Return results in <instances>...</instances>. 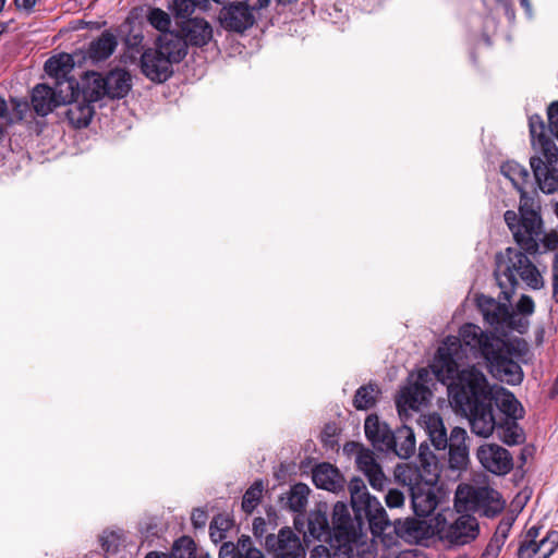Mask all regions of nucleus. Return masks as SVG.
<instances>
[{
  "mask_svg": "<svg viewBox=\"0 0 558 558\" xmlns=\"http://www.w3.org/2000/svg\"><path fill=\"white\" fill-rule=\"evenodd\" d=\"M440 537L450 546H464L480 535V524L475 517L461 514L452 523L442 527Z\"/></svg>",
  "mask_w": 558,
  "mask_h": 558,
  "instance_id": "9d476101",
  "label": "nucleus"
},
{
  "mask_svg": "<svg viewBox=\"0 0 558 558\" xmlns=\"http://www.w3.org/2000/svg\"><path fill=\"white\" fill-rule=\"evenodd\" d=\"M517 312L522 316H531L535 311V303L530 295L522 294L515 305Z\"/></svg>",
  "mask_w": 558,
  "mask_h": 558,
  "instance_id": "5fc2aeb1",
  "label": "nucleus"
},
{
  "mask_svg": "<svg viewBox=\"0 0 558 558\" xmlns=\"http://www.w3.org/2000/svg\"><path fill=\"white\" fill-rule=\"evenodd\" d=\"M538 254L545 253L547 251H558V233L550 232L545 234L543 232V234L538 239ZM535 255H537V253Z\"/></svg>",
  "mask_w": 558,
  "mask_h": 558,
  "instance_id": "3c124183",
  "label": "nucleus"
},
{
  "mask_svg": "<svg viewBox=\"0 0 558 558\" xmlns=\"http://www.w3.org/2000/svg\"><path fill=\"white\" fill-rule=\"evenodd\" d=\"M475 499L482 502V514L486 518H495L505 507L498 492L490 488H481L475 492Z\"/></svg>",
  "mask_w": 558,
  "mask_h": 558,
  "instance_id": "2f4dec72",
  "label": "nucleus"
},
{
  "mask_svg": "<svg viewBox=\"0 0 558 558\" xmlns=\"http://www.w3.org/2000/svg\"><path fill=\"white\" fill-rule=\"evenodd\" d=\"M155 49L173 63L181 62L187 53L186 40L173 32H166L158 36Z\"/></svg>",
  "mask_w": 558,
  "mask_h": 558,
  "instance_id": "412c9836",
  "label": "nucleus"
},
{
  "mask_svg": "<svg viewBox=\"0 0 558 558\" xmlns=\"http://www.w3.org/2000/svg\"><path fill=\"white\" fill-rule=\"evenodd\" d=\"M454 338L460 343L456 362L462 359L460 351L463 345L469 348L475 357H482L485 361L493 354L494 350L505 348V339L495 336L493 332L484 331L481 327L471 323L461 326L459 337Z\"/></svg>",
  "mask_w": 558,
  "mask_h": 558,
  "instance_id": "0eeeda50",
  "label": "nucleus"
},
{
  "mask_svg": "<svg viewBox=\"0 0 558 558\" xmlns=\"http://www.w3.org/2000/svg\"><path fill=\"white\" fill-rule=\"evenodd\" d=\"M365 436L372 446L381 452L389 453L392 448L395 432L387 423L381 422L377 414H369L364 423Z\"/></svg>",
  "mask_w": 558,
  "mask_h": 558,
  "instance_id": "dca6fc26",
  "label": "nucleus"
},
{
  "mask_svg": "<svg viewBox=\"0 0 558 558\" xmlns=\"http://www.w3.org/2000/svg\"><path fill=\"white\" fill-rule=\"evenodd\" d=\"M418 460L420 466H416L425 476H429L430 473L440 475V469L442 468L441 459H439L430 449L426 442L421 444L418 448Z\"/></svg>",
  "mask_w": 558,
  "mask_h": 558,
  "instance_id": "4c0bfd02",
  "label": "nucleus"
},
{
  "mask_svg": "<svg viewBox=\"0 0 558 558\" xmlns=\"http://www.w3.org/2000/svg\"><path fill=\"white\" fill-rule=\"evenodd\" d=\"M351 543H339V546L327 548L319 545L314 548L312 558H354Z\"/></svg>",
  "mask_w": 558,
  "mask_h": 558,
  "instance_id": "a19ab883",
  "label": "nucleus"
},
{
  "mask_svg": "<svg viewBox=\"0 0 558 558\" xmlns=\"http://www.w3.org/2000/svg\"><path fill=\"white\" fill-rule=\"evenodd\" d=\"M507 317H509V306L506 303H504L501 305L500 312L493 311L484 319L486 323H488L490 326L495 327L496 329H504V325H505Z\"/></svg>",
  "mask_w": 558,
  "mask_h": 558,
  "instance_id": "8fccbe9b",
  "label": "nucleus"
},
{
  "mask_svg": "<svg viewBox=\"0 0 558 558\" xmlns=\"http://www.w3.org/2000/svg\"><path fill=\"white\" fill-rule=\"evenodd\" d=\"M423 422L428 439L434 448L446 456L450 440L441 416L438 413H432L425 415Z\"/></svg>",
  "mask_w": 558,
  "mask_h": 558,
  "instance_id": "b1692460",
  "label": "nucleus"
},
{
  "mask_svg": "<svg viewBox=\"0 0 558 558\" xmlns=\"http://www.w3.org/2000/svg\"><path fill=\"white\" fill-rule=\"evenodd\" d=\"M494 411L495 409L492 411L494 421L493 429L486 434L476 435L487 438L495 433L497 438L508 446L523 444L525 441V434L518 421L500 418Z\"/></svg>",
  "mask_w": 558,
  "mask_h": 558,
  "instance_id": "f3484780",
  "label": "nucleus"
},
{
  "mask_svg": "<svg viewBox=\"0 0 558 558\" xmlns=\"http://www.w3.org/2000/svg\"><path fill=\"white\" fill-rule=\"evenodd\" d=\"M74 68V61L71 54L61 53L49 58L44 65L45 72L58 81V86H66L68 75Z\"/></svg>",
  "mask_w": 558,
  "mask_h": 558,
  "instance_id": "a878e982",
  "label": "nucleus"
},
{
  "mask_svg": "<svg viewBox=\"0 0 558 558\" xmlns=\"http://www.w3.org/2000/svg\"><path fill=\"white\" fill-rule=\"evenodd\" d=\"M531 142L539 155L530 158V166L539 190L545 194L558 191V147L546 135V125L539 114L529 118Z\"/></svg>",
  "mask_w": 558,
  "mask_h": 558,
  "instance_id": "7ed1b4c3",
  "label": "nucleus"
},
{
  "mask_svg": "<svg viewBox=\"0 0 558 558\" xmlns=\"http://www.w3.org/2000/svg\"><path fill=\"white\" fill-rule=\"evenodd\" d=\"M117 46L116 36L111 32L105 31L98 38L90 41L87 56L93 61H104L113 53Z\"/></svg>",
  "mask_w": 558,
  "mask_h": 558,
  "instance_id": "cd10ccee",
  "label": "nucleus"
},
{
  "mask_svg": "<svg viewBox=\"0 0 558 558\" xmlns=\"http://www.w3.org/2000/svg\"><path fill=\"white\" fill-rule=\"evenodd\" d=\"M468 433L464 428L456 426L449 435V445L447 447V459L441 454L442 465L448 463V468L452 471H464L469 464V447L466 445Z\"/></svg>",
  "mask_w": 558,
  "mask_h": 558,
  "instance_id": "ddd939ff",
  "label": "nucleus"
},
{
  "mask_svg": "<svg viewBox=\"0 0 558 558\" xmlns=\"http://www.w3.org/2000/svg\"><path fill=\"white\" fill-rule=\"evenodd\" d=\"M396 478L408 487L413 512L418 518L428 517L438 505L435 486L439 480L436 473L425 476L416 465H398Z\"/></svg>",
  "mask_w": 558,
  "mask_h": 558,
  "instance_id": "20e7f679",
  "label": "nucleus"
},
{
  "mask_svg": "<svg viewBox=\"0 0 558 558\" xmlns=\"http://www.w3.org/2000/svg\"><path fill=\"white\" fill-rule=\"evenodd\" d=\"M207 520H208V514H207V512L204 509L195 508L192 511L191 521H192V525L195 529H203V527H205V525L207 523Z\"/></svg>",
  "mask_w": 558,
  "mask_h": 558,
  "instance_id": "13d9d810",
  "label": "nucleus"
},
{
  "mask_svg": "<svg viewBox=\"0 0 558 558\" xmlns=\"http://www.w3.org/2000/svg\"><path fill=\"white\" fill-rule=\"evenodd\" d=\"M395 439L390 452L401 459H408L415 452V436L412 428L402 426L395 432Z\"/></svg>",
  "mask_w": 558,
  "mask_h": 558,
  "instance_id": "7c9ffc66",
  "label": "nucleus"
},
{
  "mask_svg": "<svg viewBox=\"0 0 558 558\" xmlns=\"http://www.w3.org/2000/svg\"><path fill=\"white\" fill-rule=\"evenodd\" d=\"M310 492L306 484L296 483L280 497L279 502L283 509L301 513L306 508Z\"/></svg>",
  "mask_w": 558,
  "mask_h": 558,
  "instance_id": "bb28decb",
  "label": "nucleus"
},
{
  "mask_svg": "<svg viewBox=\"0 0 558 558\" xmlns=\"http://www.w3.org/2000/svg\"><path fill=\"white\" fill-rule=\"evenodd\" d=\"M120 34H125L123 38L125 49L131 53V57L134 58V54L141 52L144 40V35L141 28L135 27L131 21L126 20L120 26Z\"/></svg>",
  "mask_w": 558,
  "mask_h": 558,
  "instance_id": "e433bc0d",
  "label": "nucleus"
},
{
  "mask_svg": "<svg viewBox=\"0 0 558 558\" xmlns=\"http://www.w3.org/2000/svg\"><path fill=\"white\" fill-rule=\"evenodd\" d=\"M495 413L498 417L504 420L518 421L523 417L524 409L522 404L515 399L513 393H506L500 402L495 397Z\"/></svg>",
  "mask_w": 558,
  "mask_h": 558,
  "instance_id": "473e14b6",
  "label": "nucleus"
},
{
  "mask_svg": "<svg viewBox=\"0 0 558 558\" xmlns=\"http://www.w3.org/2000/svg\"><path fill=\"white\" fill-rule=\"evenodd\" d=\"M219 558H241L239 547L232 542L223 543L219 550Z\"/></svg>",
  "mask_w": 558,
  "mask_h": 558,
  "instance_id": "bf43d9fd",
  "label": "nucleus"
},
{
  "mask_svg": "<svg viewBox=\"0 0 558 558\" xmlns=\"http://www.w3.org/2000/svg\"><path fill=\"white\" fill-rule=\"evenodd\" d=\"M481 465L495 475H506L513 469V458L509 450L497 444H484L476 450Z\"/></svg>",
  "mask_w": 558,
  "mask_h": 558,
  "instance_id": "9b49d317",
  "label": "nucleus"
},
{
  "mask_svg": "<svg viewBox=\"0 0 558 558\" xmlns=\"http://www.w3.org/2000/svg\"><path fill=\"white\" fill-rule=\"evenodd\" d=\"M548 128L551 134L558 138V101L551 102L547 109Z\"/></svg>",
  "mask_w": 558,
  "mask_h": 558,
  "instance_id": "6e6d98bb",
  "label": "nucleus"
},
{
  "mask_svg": "<svg viewBox=\"0 0 558 558\" xmlns=\"http://www.w3.org/2000/svg\"><path fill=\"white\" fill-rule=\"evenodd\" d=\"M460 348L454 336L447 337L438 348L432 368L435 378L447 386L451 405L463 414L474 434H486L493 429L492 411L495 395L486 376L475 366L459 371L456 355Z\"/></svg>",
  "mask_w": 558,
  "mask_h": 558,
  "instance_id": "f257e3e1",
  "label": "nucleus"
},
{
  "mask_svg": "<svg viewBox=\"0 0 558 558\" xmlns=\"http://www.w3.org/2000/svg\"><path fill=\"white\" fill-rule=\"evenodd\" d=\"M147 19L150 25L154 26L156 29L160 31L161 34L168 32V28L170 27L171 24L169 14L158 8L151 9L148 13Z\"/></svg>",
  "mask_w": 558,
  "mask_h": 558,
  "instance_id": "49530a36",
  "label": "nucleus"
},
{
  "mask_svg": "<svg viewBox=\"0 0 558 558\" xmlns=\"http://www.w3.org/2000/svg\"><path fill=\"white\" fill-rule=\"evenodd\" d=\"M331 527L338 543H355L362 531L356 513L352 518L348 506L342 501H338L333 506Z\"/></svg>",
  "mask_w": 558,
  "mask_h": 558,
  "instance_id": "1a4fd4ad",
  "label": "nucleus"
},
{
  "mask_svg": "<svg viewBox=\"0 0 558 558\" xmlns=\"http://www.w3.org/2000/svg\"><path fill=\"white\" fill-rule=\"evenodd\" d=\"M312 478L317 488L332 493L341 492L345 486L343 475L328 462L316 465L312 471Z\"/></svg>",
  "mask_w": 558,
  "mask_h": 558,
  "instance_id": "4be33fe9",
  "label": "nucleus"
},
{
  "mask_svg": "<svg viewBox=\"0 0 558 558\" xmlns=\"http://www.w3.org/2000/svg\"><path fill=\"white\" fill-rule=\"evenodd\" d=\"M500 172L511 181L517 191L524 189L530 179L529 170L514 160L504 162Z\"/></svg>",
  "mask_w": 558,
  "mask_h": 558,
  "instance_id": "c9c22d12",
  "label": "nucleus"
},
{
  "mask_svg": "<svg viewBox=\"0 0 558 558\" xmlns=\"http://www.w3.org/2000/svg\"><path fill=\"white\" fill-rule=\"evenodd\" d=\"M513 523H514V517L513 515H511V514L505 515L500 520V522H499V524H498V526H497V529H496V531L494 533V536H496L498 538H501V541L505 542L506 538L509 535V532H510Z\"/></svg>",
  "mask_w": 558,
  "mask_h": 558,
  "instance_id": "864d4df0",
  "label": "nucleus"
},
{
  "mask_svg": "<svg viewBox=\"0 0 558 558\" xmlns=\"http://www.w3.org/2000/svg\"><path fill=\"white\" fill-rule=\"evenodd\" d=\"M13 3L19 11L31 14L37 3V0H13Z\"/></svg>",
  "mask_w": 558,
  "mask_h": 558,
  "instance_id": "e2e57ef3",
  "label": "nucleus"
},
{
  "mask_svg": "<svg viewBox=\"0 0 558 558\" xmlns=\"http://www.w3.org/2000/svg\"><path fill=\"white\" fill-rule=\"evenodd\" d=\"M232 526V521L223 515L218 514L214 517L209 524V535L214 543L221 542L226 538V532Z\"/></svg>",
  "mask_w": 558,
  "mask_h": 558,
  "instance_id": "c03bdc74",
  "label": "nucleus"
},
{
  "mask_svg": "<svg viewBox=\"0 0 558 558\" xmlns=\"http://www.w3.org/2000/svg\"><path fill=\"white\" fill-rule=\"evenodd\" d=\"M264 490V483L260 480L255 481L244 493L242 498V510L251 514L259 505Z\"/></svg>",
  "mask_w": 558,
  "mask_h": 558,
  "instance_id": "79ce46f5",
  "label": "nucleus"
},
{
  "mask_svg": "<svg viewBox=\"0 0 558 558\" xmlns=\"http://www.w3.org/2000/svg\"><path fill=\"white\" fill-rule=\"evenodd\" d=\"M396 533L409 542H417L427 535L428 526L425 521L414 518L398 519L395 524Z\"/></svg>",
  "mask_w": 558,
  "mask_h": 558,
  "instance_id": "c85d7f7f",
  "label": "nucleus"
},
{
  "mask_svg": "<svg viewBox=\"0 0 558 558\" xmlns=\"http://www.w3.org/2000/svg\"><path fill=\"white\" fill-rule=\"evenodd\" d=\"M196 557V544L190 536H181L178 538L172 546L168 558H195Z\"/></svg>",
  "mask_w": 558,
  "mask_h": 558,
  "instance_id": "37998d69",
  "label": "nucleus"
},
{
  "mask_svg": "<svg viewBox=\"0 0 558 558\" xmlns=\"http://www.w3.org/2000/svg\"><path fill=\"white\" fill-rule=\"evenodd\" d=\"M356 465L368 478L374 489L381 490L387 481L381 466L377 463L374 452L364 447H360L356 454Z\"/></svg>",
  "mask_w": 558,
  "mask_h": 558,
  "instance_id": "5701e85b",
  "label": "nucleus"
},
{
  "mask_svg": "<svg viewBox=\"0 0 558 558\" xmlns=\"http://www.w3.org/2000/svg\"><path fill=\"white\" fill-rule=\"evenodd\" d=\"M281 530L279 531L278 535L275 534H268L265 537V547L268 551L275 553V556L277 555V551L279 549V545L281 543Z\"/></svg>",
  "mask_w": 558,
  "mask_h": 558,
  "instance_id": "680f3d73",
  "label": "nucleus"
},
{
  "mask_svg": "<svg viewBox=\"0 0 558 558\" xmlns=\"http://www.w3.org/2000/svg\"><path fill=\"white\" fill-rule=\"evenodd\" d=\"M106 97L110 99L124 98L131 89V75L123 69H114L105 75Z\"/></svg>",
  "mask_w": 558,
  "mask_h": 558,
  "instance_id": "393cba45",
  "label": "nucleus"
},
{
  "mask_svg": "<svg viewBox=\"0 0 558 558\" xmlns=\"http://www.w3.org/2000/svg\"><path fill=\"white\" fill-rule=\"evenodd\" d=\"M379 395L380 389L376 384L368 383L363 385L355 391L353 407L356 410L366 411L375 407Z\"/></svg>",
  "mask_w": 558,
  "mask_h": 558,
  "instance_id": "f704fd0d",
  "label": "nucleus"
},
{
  "mask_svg": "<svg viewBox=\"0 0 558 558\" xmlns=\"http://www.w3.org/2000/svg\"><path fill=\"white\" fill-rule=\"evenodd\" d=\"M155 48H148L141 56L142 73L154 83H163L173 74L172 63Z\"/></svg>",
  "mask_w": 558,
  "mask_h": 558,
  "instance_id": "4468645a",
  "label": "nucleus"
},
{
  "mask_svg": "<svg viewBox=\"0 0 558 558\" xmlns=\"http://www.w3.org/2000/svg\"><path fill=\"white\" fill-rule=\"evenodd\" d=\"M208 0H172L169 3V10L173 13L177 19L190 17L196 8L207 9Z\"/></svg>",
  "mask_w": 558,
  "mask_h": 558,
  "instance_id": "58836bf2",
  "label": "nucleus"
},
{
  "mask_svg": "<svg viewBox=\"0 0 558 558\" xmlns=\"http://www.w3.org/2000/svg\"><path fill=\"white\" fill-rule=\"evenodd\" d=\"M504 303H500L496 301L494 298L481 294L476 298V305L481 313L483 314V317H487L489 313L493 311H499L501 308V305Z\"/></svg>",
  "mask_w": 558,
  "mask_h": 558,
  "instance_id": "09e8293b",
  "label": "nucleus"
},
{
  "mask_svg": "<svg viewBox=\"0 0 558 558\" xmlns=\"http://www.w3.org/2000/svg\"><path fill=\"white\" fill-rule=\"evenodd\" d=\"M430 369L432 372H429L427 368H421L417 373V380L415 383H423L424 385H427L428 381L432 379V375L435 376L432 367Z\"/></svg>",
  "mask_w": 558,
  "mask_h": 558,
  "instance_id": "774afa93",
  "label": "nucleus"
},
{
  "mask_svg": "<svg viewBox=\"0 0 558 558\" xmlns=\"http://www.w3.org/2000/svg\"><path fill=\"white\" fill-rule=\"evenodd\" d=\"M396 558H427L426 554L421 550L412 549V550H403L399 553Z\"/></svg>",
  "mask_w": 558,
  "mask_h": 558,
  "instance_id": "338daca9",
  "label": "nucleus"
},
{
  "mask_svg": "<svg viewBox=\"0 0 558 558\" xmlns=\"http://www.w3.org/2000/svg\"><path fill=\"white\" fill-rule=\"evenodd\" d=\"M266 530H267V524H266L265 519H263L260 517L255 518L254 521H253V533H254V536L257 537V538L263 537L264 534L266 533Z\"/></svg>",
  "mask_w": 558,
  "mask_h": 558,
  "instance_id": "69168bd1",
  "label": "nucleus"
},
{
  "mask_svg": "<svg viewBox=\"0 0 558 558\" xmlns=\"http://www.w3.org/2000/svg\"><path fill=\"white\" fill-rule=\"evenodd\" d=\"M68 105L65 117L69 123L75 129L86 128L95 113L93 102L84 100L81 96L71 95V92H66L64 95Z\"/></svg>",
  "mask_w": 558,
  "mask_h": 558,
  "instance_id": "6ab92c4d",
  "label": "nucleus"
},
{
  "mask_svg": "<svg viewBox=\"0 0 558 558\" xmlns=\"http://www.w3.org/2000/svg\"><path fill=\"white\" fill-rule=\"evenodd\" d=\"M385 501L388 508H399L404 502V494L399 489H389L385 496Z\"/></svg>",
  "mask_w": 558,
  "mask_h": 558,
  "instance_id": "4d7b16f0",
  "label": "nucleus"
},
{
  "mask_svg": "<svg viewBox=\"0 0 558 558\" xmlns=\"http://www.w3.org/2000/svg\"><path fill=\"white\" fill-rule=\"evenodd\" d=\"M504 218L518 247H507L505 253L497 255L496 259L506 260V265L502 270H495L494 276L500 289L498 298L510 301L519 286L517 276L532 290L542 289L544 279L538 268L529 258V255L535 256L539 252V238L525 233L522 216L519 219L515 211L507 210Z\"/></svg>",
  "mask_w": 558,
  "mask_h": 558,
  "instance_id": "f03ea898",
  "label": "nucleus"
},
{
  "mask_svg": "<svg viewBox=\"0 0 558 558\" xmlns=\"http://www.w3.org/2000/svg\"><path fill=\"white\" fill-rule=\"evenodd\" d=\"M520 193L519 213L522 216V226L525 233L541 236L543 234V220L541 217V205L536 192L529 194L524 189Z\"/></svg>",
  "mask_w": 558,
  "mask_h": 558,
  "instance_id": "2eb2a0df",
  "label": "nucleus"
},
{
  "mask_svg": "<svg viewBox=\"0 0 558 558\" xmlns=\"http://www.w3.org/2000/svg\"><path fill=\"white\" fill-rule=\"evenodd\" d=\"M99 539L105 553L116 554L123 541V535L121 531H105Z\"/></svg>",
  "mask_w": 558,
  "mask_h": 558,
  "instance_id": "a18cd8bd",
  "label": "nucleus"
},
{
  "mask_svg": "<svg viewBox=\"0 0 558 558\" xmlns=\"http://www.w3.org/2000/svg\"><path fill=\"white\" fill-rule=\"evenodd\" d=\"M505 542L493 535L480 558H498Z\"/></svg>",
  "mask_w": 558,
  "mask_h": 558,
  "instance_id": "603ef678",
  "label": "nucleus"
},
{
  "mask_svg": "<svg viewBox=\"0 0 558 558\" xmlns=\"http://www.w3.org/2000/svg\"><path fill=\"white\" fill-rule=\"evenodd\" d=\"M308 531L316 538L331 535L332 527L326 512L317 510L311 513L308 518Z\"/></svg>",
  "mask_w": 558,
  "mask_h": 558,
  "instance_id": "ea45409f",
  "label": "nucleus"
},
{
  "mask_svg": "<svg viewBox=\"0 0 558 558\" xmlns=\"http://www.w3.org/2000/svg\"><path fill=\"white\" fill-rule=\"evenodd\" d=\"M524 350L519 343L505 340V348L494 350L486 362L494 377L511 386L520 385L523 381L524 373L518 359L522 357Z\"/></svg>",
  "mask_w": 558,
  "mask_h": 558,
  "instance_id": "423d86ee",
  "label": "nucleus"
},
{
  "mask_svg": "<svg viewBox=\"0 0 558 558\" xmlns=\"http://www.w3.org/2000/svg\"><path fill=\"white\" fill-rule=\"evenodd\" d=\"M515 330L519 333H525L529 329V320L519 315V313L509 310V317L506 318L504 329Z\"/></svg>",
  "mask_w": 558,
  "mask_h": 558,
  "instance_id": "de8ad7c7",
  "label": "nucleus"
},
{
  "mask_svg": "<svg viewBox=\"0 0 558 558\" xmlns=\"http://www.w3.org/2000/svg\"><path fill=\"white\" fill-rule=\"evenodd\" d=\"M235 546L239 547V555L241 556V558L244 557L248 549H256L255 547H252V539L247 535H242L238 539Z\"/></svg>",
  "mask_w": 558,
  "mask_h": 558,
  "instance_id": "0e129e2a",
  "label": "nucleus"
},
{
  "mask_svg": "<svg viewBox=\"0 0 558 558\" xmlns=\"http://www.w3.org/2000/svg\"><path fill=\"white\" fill-rule=\"evenodd\" d=\"M542 526L533 525L526 530V532L521 536L519 542H525V543H537L542 541L541 535Z\"/></svg>",
  "mask_w": 558,
  "mask_h": 558,
  "instance_id": "052dcab7",
  "label": "nucleus"
},
{
  "mask_svg": "<svg viewBox=\"0 0 558 558\" xmlns=\"http://www.w3.org/2000/svg\"><path fill=\"white\" fill-rule=\"evenodd\" d=\"M433 393L427 385L414 383L402 392L403 404L413 410H418L421 405H426Z\"/></svg>",
  "mask_w": 558,
  "mask_h": 558,
  "instance_id": "72a5a7b5",
  "label": "nucleus"
},
{
  "mask_svg": "<svg viewBox=\"0 0 558 558\" xmlns=\"http://www.w3.org/2000/svg\"><path fill=\"white\" fill-rule=\"evenodd\" d=\"M65 83L66 92L89 102L94 104L106 97V80L100 73L86 72L80 83L75 80H66Z\"/></svg>",
  "mask_w": 558,
  "mask_h": 558,
  "instance_id": "f8f14e48",
  "label": "nucleus"
},
{
  "mask_svg": "<svg viewBox=\"0 0 558 558\" xmlns=\"http://www.w3.org/2000/svg\"><path fill=\"white\" fill-rule=\"evenodd\" d=\"M256 0H243L230 2L223 5L219 13L220 25L229 32L244 33L255 23L254 11L263 8H255Z\"/></svg>",
  "mask_w": 558,
  "mask_h": 558,
  "instance_id": "6e6552de",
  "label": "nucleus"
},
{
  "mask_svg": "<svg viewBox=\"0 0 558 558\" xmlns=\"http://www.w3.org/2000/svg\"><path fill=\"white\" fill-rule=\"evenodd\" d=\"M558 549V531L549 530L537 543L519 542L518 558H549Z\"/></svg>",
  "mask_w": 558,
  "mask_h": 558,
  "instance_id": "a211bd4d",
  "label": "nucleus"
},
{
  "mask_svg": "<svg viewBox=\"0 0 558 558\" xmlns=\"http://www.w3.org/2000/svg\"><path fill=\"white\" fill-rule=\"evenodd\" d=\"M281 537L276 558H305L301 541L290 527L281 529Z\"/></svg>",
  "mask_w": 558,
  "mask_h": 558,
  "instance_id": "c756f323",
  "label": "nucleus"
},
{
  "mask_svg": "<svg viewBox=\"0 0 558 558\" xmlns=\"http://www.w3.org/2000/svg\"><path fill=\"white\" fill-rule=\"evenodd\" d=\"M349 492L351 495V506L356 513V519L361 522L363 529L364 521L369 526L384 529L388 524L387 513L380 502L367 492L364 481L360 477H353L349 482Z\"/></svg>",
  "mask_w": 558,
  "mask_h": 558,
  "instance_id": "39448f33",
  "label": "nucleus"
},
{
  "mask_svg": "<svg viewBox=\"0 0 558 558\" xmlns=\"http://www.w3.org/2000/svg\"><path fill=\"white\" fill-rule=\"evenodd\" d=\"M181 36L186 40L187 46L203 47L213 37L210 24L201 17H187L180 24Z\"/></svg>",
  "mask_w": 558,
  "mask_h": 558,
  "instance_id": "aec40b11",
  "label": "nucleus"
}]
</instances>
